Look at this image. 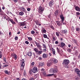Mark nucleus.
<instances>
[{"label": "nucleus", "instance_id": "nucleus-15", "mask_svg": "<svg viewBox=\"0 0 80 80\" xmlns=\"http://www.w3.org/2000/svg\"><path fill=\"white\" fill-rule=\"evenodd\" d=\"M48 56V55L47 54H46V53H43V54H42V58H47Z\"/></svg>", "mask_w": 80, "mask_h": 80}, {"label": "nucleus", "instance_id": "nucleus-5", "mask_svg": "<svg viewBox=\"0 0 80 80\" xmlns=\"http://www.w3.org/2000/svg\"><path fill=\"white\" fill-rule=\"evenodd\" d=\"M38 13H42L43 12V11H44V8L41 6H40L38 7Z\"/></svg>", "mask_w": 80, "mask_h": 80}, {"label": "nucleus", "instance_id": "nucleus-53", "mask_svg": "<svg viewBox=\"0 0 80 80\" xmlns=\"http://www.w3.org/2000/svg\"><path fill=\"white\" fill-rule=\"evenodd\" d=\"M14 20L15 22H18V20H17V18H14Z\"/></svg>", "mask_w": 80, "mask_h": 80}, {"label": "nucleus", "instance_id": "nucleus-23", "mask_svg": "<svg viewBox=\"0 0 80 80\" xmlns=\"http://www.w3.org/2000/svg\"><path fill=\"white\" fill-rule=\"evenodd\" d=\"M4 72L6 74H8L10 73V72H8V70H6L4 71Z\"/></svg>", "mask_w": 80, "mask_h": 80}, {"label": "nucleus", "instance_id": "nucleus-21", "mask_svg": "<svg viewBox=\"0 0 80 80\" xmlns=\"http://www.w3.org/2000/svg\"><path fill=\"white\" fill-rule=\"evenodd\" d=\"M21 10H22V12H26V9H25L23 7H21Z\"/></svg>", "mask_w": 80, "mask_h": 80}, {"label": "nucleus", "instance_id": "nucleus-55", "mask_svg": "<svg viewBox=\"0 0 80 80\" xmlns=\"http://www.w3.org/2000/svg\"><path fill=\"white\" fill-rule=\"evenodd\" d=\"M13 0L14 2L15 3L17 2H18V0Z\"/></svg>", "mask_w": 80, "mask_h": 80}, {"label": "nucleus", "instance_id": "nucleus-42", "mask_svg": "<svg viewBox=\"0 0 80 80\" xmlns=\"http://www.w3.org/2000/svg\"><path fill=\"white\" fill-rule=\"evenodd\" d=\"M67 51H68V52H71V49L69 48L68 49H67Z\"/></svg>", "mask_w": 80, "mask_h": 80}, {"label": "nucleus", "instance_id": "nucleus-62", "mask_svg": "<svg viewBox=\"0 0 80 80\" xmlns=\"http://www.w3.org/2000/svg\"><path fill=\"white\" fill-rule=\"evenodd\" d=\"M48 17L49 18H50L51 17V15L50 14L48 16Z\"/></svg>", "mask_w": 80, "mask_h": 80}, {"label": "nucleus", "instance_id": "nucleus-51", "mask_svg": "<svg viewBox=\"0 0 80 80\" xmlns=\"http://www.w3.org/2000/svg\"><path fill=\"white\" fill-rule=\"evenodd\" d=\"M43 52H45L47 51V49L46 48H44L43 49Z\"/></svg>", "mask_w": 80, "mask_h": 80}, {"label": "nucleus", "instance_id": "nucleus-56", "mask_svg": "<svg viewBox=\"0 0 80 80\" xmlns=\"http://www.w3.org/2000/svg\"><path fill=\"white\" fill-rule=\"evenodd\" d=\"M29 80H34V79L32 78H31Z\"/></svg>", "mask_w": 80, "mask_h": 80}, {"label": "nucleus", "instance_id": "nucleus-50", "mask_svg": "<svg viewBox=\"0 0 80 80\" xmlns=\"http://www.w3.org/2000/svg\"><path fill=\"white\" fill-rule=\"evenodd\" d=\"M73 42H74V43H77V40H76V39L73 40Z\"/></svg>", "mask_w": 80, "mask_h": 80}, {"label": "nucleus", "instance_id": "nucleus-52", "mask_svg": "<svg viewBox=\"0 0 80 80\" xmlns=\"http://www.w3.org/2000/svg\"><path fill=\"white\" fill-rule=\"evenodd\" d=\"M76 14L77 15H79L80 14V13L78 12H76Z\"/></svg>", "mask_w": 80, "mask_h": 80}, {"label": "nucleus", "instance_id": "nucleus-38", "mask_svg": "<svg viewBox=\"0 0 80 80\" xmlns=\"http://www.w3.org/2000/svg\"><path fill=\"white\" fill-rule=\"evenodd\" d=\"M75 72H80L79 70V69H78V68H76L75 69Z\"/></svg>", "mask_w": 80, "mask_h": 80}, {"label": "nucleus", "instance_id": "nucleus-9", "mask_svg": "<svg viewBox=\"0 0 80 80\" xmlns=\"http://www.w3.org/2000/svg\"><path fill=\"white\" fill-rule=\"evenodd\" d=\"M52 64V62L50 61H48L47 62V65L48 67H50Z\"/></svg>", "mask_w": 80, "mask_h": 80}, {"label": "nucleus", "instance_id": "nucleus-47", "mask_svg": "<svg viewBox=\"0 0 80 80\" xmlns=\"http://www.w3.org/2000/svg\"><path fill=\"white\" fill-rule=\"evenodd\" d=\"M77 74H78V75H80V71H79L78 72H76Z\"/></svg>", "mask_w": 80, "mask_h": 80}, {"label": "nucleus", "instance_id": "nucleus-6", "mask_svg": "<svg viewBox=\"0 0 80 80\" xmlns=\"http://www.w3.org/2000/svg\"><path fill=\"white\" fill-rule=\"evenodd\" d=\"M43 75L45 77H48V76L51 77L54 75V74H48V75H47L45 72H43Z\"/></svg>", "mask_w": 80, "mask_h": 80}, {"label": "nucleus", "instance_id": "nucleus-64", "mask_svg": "<svg viewBox=\"0 0 80 80\" xmlns=\"http://www.w3.org/2000/svg\"><path fill=\"white\" fill-rule=\"evenodd\" d=\"M22 80H27V79H26L23 78L22 79Z\"/></svg>", "mask_w": 80, "mask_h": 80}, {"label": "nucleus", "instance_id": "nucleus-63", "mask_svg": "<svg viewBox=\"0 0 80 80\" xmlns=\"http://www.w3.org/2000/svg\"><path fill=\"white\" fill-rule=\"evenodd\" d=\"M20 33H21V32H20V31H19L17 33V34H20Z\"/></svg>", "mask_w": 80, "mask_h": 80}, {"label": "nucleus", "instance_id": "nucleus-32", "mask_svg": "<svg viewBox=\"0 0 80 80\" xmlns=\"http://www.w3.org/2000/svg\"><path fill=\"white\" fill-rule=\"evenodd\" d=\"M34 65V62H32L31 63V66H33Z\"/></svg>", "mask_w": 80, "mask_h": 80}, {"label": "nucleus", "instance_id": "nucleus-31", "mask_svg": "<svg viewBox=\"0 0 80 80\" xmlns=\"http://www.w3.org/2000/svg\"><path fill=\"white\" fill-rule=\"evenodd\" d=\"M57 50L58 53V54H59L60 53V50L58 47L57 48Z\"/></svg>", "mask_w": 80, "mask_h": 80}, {"label": "nucleus", "instance_id": "nucleus-57", "mask_svg": "<svg viewBox=\"0 0 80 80\" xmlns=\"http://www.w3.org/2000/svg\"><path fill=\"white\" fill-rule=\"evenodd\" d=\"M55 44H58V41H56L55 42Z\"/></svg>", "mask_w": 80, "mask_h": 80}, {"label": "nucleus", "instance_id": "nucleus-24", "mask_svg": "<svg viewBox=\"0 0 80 80\" xmlns=\"http://www.w3.org/2000/svg\"><path fill=\"white\" fill-rule=\"evenodd\" d=\"M19 26H25L26 25L25 24V23H24V22H21L19 24Z\"/></svg>", "mask_w": 80, "mask_h": 80}, {"label": "nucleus", "instance_id": "nucleus-40", "mask_svg": "<svg viewBox=\"0 0 80 80\" xmlns=\"http://www.w3.org/2000/svg\"><path fill=\"white\" fill-rule=\"evenodd\" d=\"M38 59L40 61V60H42V57H39L38 58Z\"/></svg>", "mask_w": 80, "mask_h": 80}, {"label": "nucleus", "instance_id": "nucleus-54", "mask_svg": "<svg viewBox=\"0 0 80 80\" xmlns=\"http://www.w3.org/2000/svg\"><path fill=\"white\" fill-rule=\"evenodd\" d=\"M41 71L43 72V71H44V69L43 68H42L41 69Z\"/></svg>", "mask_w": 80, "mask_h": 80}, {"label": "nucleus", "instance_id": "nucleus-43", "mask_svg": "<svg viewBox=\"0 0 80 80\" xmlns=\"http://www.w3.org/2000/svg\"><path fill=\"white\" fill-rule=\"evenodd\" d=\"M2 53L1 51H0V58H1L2 57Z\"/></svg>", "mask_w": 80, "mask_h": 80}, {"label": "nucleus", "instance_id": "nucleus-39", "mask_svg": "<svg viewBox=\"0 0 80 80\" xmlns=\"http://www.w3.org/2000/svg\"><path fill=\"white\" fill-rule=\"evenodd\" d=\"M50 28H51V29H52L53 30L55 29V28H54L53 26L51 25V26H50Z\"/></svg>", "mask_w": 80, "mask_h": 80}, {"label": "nucleus", "instance_id": "nucleus-46", "mask_svg": "<svg viewBox=\"0 0 80 80\" xmlns=\"http://www.w3.org/2000/svg\"><path fill=\"white\" fill-rule=\"evenodd\" d=\"M35 33V32L34 31H31V34H34Z\"/></svg>", "mask_w": 80, "mask_h": 80}, {"label": "nucleus", "instance_id": "nucleus-16", "mask_svg": "<svg viewBox=\"0 0 80 80\" xmlns=\"http://www.w3.org/2000/svg\"><path fill=\"white\" fill-rule=\"evenodd\" d=\"M55 22H56V24H57V25L58 26H60L61 25L60 21H55Z\"/></svg>", "mask_w": 80, "mask_h": 80}, {"label": "nucleus", "instance_id": "nucleus-25", "mask_svg": "<svg viewBox=\"0 0 80 80\" xmlns=\"http://www.w3.org/2000/svg\"><path fill=\"white\" fill-rule=\"evenodd\" d=\"M3 12L1 8V6H0V15H2L3 14Z\"/></svg>", "mask_w": 80, "mask_h": 80}, {"label": "nucleus", "instance_id": "nucleus-3", "mask_svg": "<svg viewBox=\"0 0 80 80\" xmlns=\"http://www.w3.org/2000/svg\"><path fill=\"white\" fill-rule=\"evenodd\" d=\"M58 72V69H57V68H51L50 70V72L51 73H57Z\"/></svg>", "mask_w": 80, "mask_h": 80}, {"label": "nucleus", "instance_id": "nucleus-45", "mask_svg": "<svg viewBox=\"0 0 80 80\" xmlns=\"http://www.w3.org/2000/svg\"><path fill=\"white\" fill-rule=\"evenodd\" d=\"M25 43L26 44L28 45V44H29V42H28V41H25Z\"/></svg>", "mask_w": 80, "mask_h": 80}, {"label": "nucleus", "instance_id": "nucleus-18", "mask_svg": "<svg viewBox=\"0 0 80 80\" xmlns=\"http://www.w3.org/2000/svg\"><path fill=\"white\" fill-rule=\"evenodd\" d=\"M65 45V44L63 43V42H61V45H59V46L60 47H64Z\"/></svg>", "mask_w": 80, "mask_h": 80}, {"label": "nucleus", "instance_id": "nucleus-44", "mask_svg": "<svg viewBox=\"0 0 80 80\" xmlns=\"http://www.w3.org/2000/svg\"><path fill=\"white\" fill-rule=\"evenodd\" d=\"M76 30L77 31H79L80 28H76Z\"/></svg>", "mask_w": 80, "mask_h": 80}, {"label": "nucleus", "instance_id": "nucleus-11", "mask_svg": "<svg viewBox=\"0 0 80 80\" xmlns=\"http://www.w3.org/2000/svg\"><path fill=\"white\" fill-rule=\"evenodd\" d=\"M54 1L53 0L49 2V6L50 7H52V6L54 4Z\"/></svg>", "mask_w": 80, "mask_h": 80}, {"label": "nucleus", "instance_id": "nucleus-41", "mask_svg": "<svg viewBox=\"0 0 80 80\" xmlns=\"http://www.w3.org/2000/svg\"><path fill=\"white\" fill-rule=\"evenodd\" d=\"M18 37L17 36L15 37L14 38L15 40L16 41L18 40Z\"/></svg>", "mask_w": 80, "mask_h": 80}, {"label": "nucleus", "instance_id": "nucleus-35", "mask_svg": "<svg viewBox=\"0 0 80 80\" xmlns=\"http://www.w3.org/2000/svg\"><path fill=\"white\" fill-rule=\"evenodd\" d=\"M29 73L31 75L32 74V71L31 70H30L29 71Z\"/></svg>", "mask_w": 80, "mask_h": 80}, {"label": "nucleus", "instance_id": "nucleus-13", "mask_svg": "<svg viewBox=\"0 0 80 80\" xmlns=\"http://www.w3.org/2000/svg\"><path fill=\"white\" fill-rule=\"evenodd\" d=\"M36 46L38 48V49H39V51H42V48H41V46H40V44H37L36 45Z\"/></svg>", "mask_w": 80, "mask_h": 80}, {"label": "nucleus", "instance_id": "nucleus-7", "mask_svg": "<svg viewBox=\"0 0 80 80\" xmlns=\"http://www.w3.org/2000/svg\"><path fill=\"white\" fill-rule=\"evenodd\" d=\"M61 33H62L66 34L67 33H68V30L67 29H65L64 30H62L61 31Z\"/></svg>", "mask_w": 80, "mask_h": 80}, {"label": "nucleus", "instance_id": "nucleus-34", "mask_svg": "<svg viewBox=\"0 0 80 80\" xmlns=\"http://www.w3.org/2000/svg\"><path fill=\"white\" fill-rule=\"evenodd\" d=\"M35 22H36V25H39V21H35Z\"/></svg>", "mask_w": 80, "mask_h": 80}, {"label": "nucleus", "instance_id": "nucleus-28", "mask_svg": "<svg viewBox=\"0 0 80 80\" xmlns=\"http://www.w3.org/2000/svg\"><path fill=\"white\" fill-rule=\"evenodd\" d=\"M39 66H42L43 65H44V63L43 62V63L40 62L39 63Z\"/></svg>", "mask_w": 80, "mask_h": 80}, {"label": "nucleus", "instance_id": "nucleus-14", "mask_svg": "<svg viewBox=\"0 0 80 80\" xmlns=\"http://www.w3.org/2000/svg\"><path fill=\"white\" fill-rule=\"evenodd\" d=\"M60 16V17L61 18L62 22H63L64 21V18L63 16V15H61Z\"/></svg>", "mask_w": 80, "mask_h": 80}, {"label": "nucleus", "instance_id": "nucleus-58", "mask_svg": "<svg viewBox=\"0 0 80 80\" xmlns=\"http://www.w3.org/2000/svg\"><path fill=\"white\" fill-rule=\"evenodd\" d=\"M30 10V8H27V11H29Z\"/></svg>", "mask_w": 80, "mask_h": 80}, {"label": "nucleus", "instance_id": "nucleus-1", "mask_svg": "<svg viewBox=\"0 0 80 80\" xmlns=\"http://www.w3.org/2000/svg\"><path fill=\"white\" fill-rule=\"evenodd\" d=\"M69 63H70V61H69L68 60L65 59L63 61L62 64L64 66L65 68L68 69L69 68L68 65Z\"/></svg>", "mask_w": 80, "mask_h": 80}, {"label": "nucleus", "instance_id": "nucleus-2", "mask_svg": "<svg viewBox=\"0 0 80 80\" xmlns=\"http://www.w3.org/2000/svg\"><path fill=\"white\" fill-rule=\"evenodd\" d=\"M24 62L25 61L24 59H22V60L20 61V63H21L20 68L22 70L24 69V66H25V63Z\"/></svg>", "mask_w": 80, "mask_h": 80}, {"label": "nucleus", "instance_id": "nucleus-33", "mask_svg": "<svg viewBox=\"0 0 80 80\" xmlns=\"http://www.w3.org/2000/svg\"><path fill=\"white\" fill-rule=\"evenodd\" d=\"M28 39L30 41H31L32 40V38L31 37H28Z\"/></svg>", "mask_w": 80, "mask_h": 80}, {"label": "nucleus", "instance_id": "nucleus-27", "mask_svg": "<svg viewBox=\"0 0 80 80\" xmlns=\"http://www.w3.org/2000/svg\"><path fill=\"white\" fill-rule=\"evenodd\" d=\"M34 51H35L36 53H37L39 51V50L36 48H35L34 49Z\"/></svg>", "mask_w": 80, "mask_h": 80}, {"label": "nucleus", "instance_id": "nucleus-17", "mask_svg": "<svg viewBox=\"0 0 80 80\" xmlns=\"http://www.w3.org/2000/svg\"><path fill=\"white\" fill-rule=\"evenodd\" d=\"M9 21L10 22H11L12 24H16L15 22L13 21V19H9Z\"/></svg>", "mask_w": 80, "mask_h": 80}, {"label": "nucleus", "instance_id": "nucleus-19", "mask_svg": "<svg viewBox=\"0 0 80 80\" xmlns=\"http://www.w3.org/2000/svg\"><path fill=\"white\" fill-rule=\"evenodd\" d=\"M27 55L29 57H31L32 56V52L30 51H29L28 52V53Z\"/></svg>", "mask_w": 80, "mask_h": 80}, {"label": "nucleus", "instance_id": "nucleus-61", "mask_svg": "<svg viewBox=\"0 0 80 80\" xmlns=\"http://www.w3.org/2000/svg\"><path fill=\"white\" fill-rule=\"evenodd\" d=\"M11 32H10L9 33V36H11Z\"/></svg>", "mask_w": 80, "mask_h": 80}, {"label": "nucleus", "instance_id": "nucleus-4", "mask_svg": "<svg viewBox=\"0 0 80 80\" xmlns=\"http://www.w3.org/2000/svg\"><path fill=\"white\" fill-rule=\"evenodd\" d=\"M30 70H32V72L34 73H35L38 72V69L36 67H34V68H32V69Z\"/></svg>", "mask_w": 80, "mask_h": 80}, {"label": "nucleus", "instance_id": "nucleus-59", "mask_svg": "<svg viewBox=\"0 0 80 80\" xmlns=\"http://www.w3.org/2000/svg\"><path fill=\"white\" fill-rule=\"evenodd\" d=\"M6 58H4V62H6Z\"/></svg>", "mask_w": 80, "mask_h": 80}, {"label": "nucleus", "instance_id": "nucleus-26", "mask_svg": "<svg viewBox=\"0 0 80 80\" xmlns=\"http://www.w3.org/2000/svg\"><path fill=\"white\" fill-rule=\"evenodd\" d=\"M43 35L44 38H47V39H48L49 40V38L47 37V35L46 34H43Z\"/></svg>", "mask_w": 80, "mask_h": 80}, {"label": "nucleus", "instance_id": "nucleus-12", "mask_svg": "<svg viewBox=\"0 0 80 80\" xmlns=\"http://www.w3.org/2000/svg\"><path fill=\"white\" fill-rule=\"evenodd\" d=\"M51 51H52L53 55H55V54L56 53V51L55 49L52 47H51Z\"/></svg>", "mask_w": 80, "mask_h": 80}, {"label": "nucleus", "instance_id": "nucleus-37", "mask_svg": "<svg viewBox=\"0 0 80 80\" xmlns=\"http://www.w3.org/2000/svg\"><path fill=\"white\" fill-rule=\"evenodd\" d=\"M19 14L20 15L22 16L24 14V13L23 12H20Z\"/></svg>", "mask_w": 80, "mask_h": 80}, {"label": "nucleus", "instance_id": "nucleus-22", "mask_svg": "<svg viewBox=\"0 0 80 80\" xmlns=\"http://www.w3.org/2000/svg\"><path fill=\"white\" fill-rule=\"evenodd\" d=\"M47 31L44 28L43 29L42 31V33H46Z\"/></svg>", "mask_w": 80, "mask_h": 80}, {"label": "nucleus", "instance_id": "nucleus-48", "mask_svg": "<svg viewBox=\"0 0 80 80\" xmlns=\"http://www.w3.org/2000/svg\"><path fill=\"white\" fill-rule=\"evenodd\" d=\"M43 48H47L45 44H43Z\"/></svg>", "mask_w": 80, "mask_h": 80}, {"label": "nucleus", "instance_id": "nucleus-10", "mask_svg": "<svg viewBox=\"0 0 80 80\" xmlns=\"http://www.w3.org/2000/svg\"><path fill=\"white\" fill-rule=\"evenodd\" d=\"M74 7H75V10L76 11L80 12V8L78 6H74Z\"/></svg>", "mask_w": 80, "mask_h": 80}, {"label": "nucleus", "instance_id": "nucleus-20", "mask_svg": "<svg viewBox=\"0 0 80 80\" xmlns=\"http://www.w3.org/2000/svg\"><path fill=\"white\" fill-rule=\"evenodd\" d=\"M15 60H17V59L18 58V56L17 55V54H13V56Z\"/></svg>", "mask_w": 80, "mask_h": 80}, {"label": "nucleus", "instance_id": "nucleus-60", "mask_svg": "<svg viewBox=\"0 0 80 80\" xmlns=\"http://www.w3.org/2000/svg\"><path fill=\"white\" fill-rule=\"evenodd\" d=\"M53 40L54 41H55V40H56V38H55V37H54L53 38Z\"/></svg>", "mask_w": 80, "mask_h": 80}, {"label": "nucleus", "instance_id": "nucleus-8", "mask_svg": "<svg viewBox=\"0 0 80 80\" xmlns=\"http://www.w3.org/2000/svg\"><path fill=\"white\" fill-rule=\"evenodd\" d=\"M52 60L53 63L55 64L57 63L58 62V60L55 58H52Z\"/></svg>", "mask_w": 80, "mask_h": 80}, {"label": "nucleus", "instance_id": "nucleus-36", "mask_svg": "<svg viewBox=\"0 0 80 80\" xmlns=\"http://www.w3.org/2000/svg\"><path fill=\"white\" fill-rule=\"evenodd\" d=\"M58 10L56 11H55V12L54 13V14H55V15H57L58 14Z\"/></svg>", "mask_w": 80, "mask_h": 80}, {"label": "nucleus", "instance_id": "nucleus-30", "mask_svg": "<svg viewBox=\"0 0 80 80\" xmlns=\"http://www.w3.org/2000/svg\"><path fill=\"white\" fill-rule=\"evenodd\" d=\"M60 33V32H56V35L57 37H59V34Z\"/></svg>", "mask_w": 80, "mask_h": 80}, {"label": "nucleus", "instance_id": "nucleus-49", "mask_svg": "<svg viewBox=\"0 0 80 80\" xmlns=\"http://www.w3.org/2000/svg\"><path fill=\"white\" fill-rule=\"evenodd\" d=\"M8 64H4V67H8Z\"/></svg>", "mask_w": 80, "mask_h": 80}, {"label": "nucleus", "instance_id": "nucleus-29", "mask_svg": "<svg viewBox=\"0 0 80 80\" xmlns=\"http://www.w3.org/2000/svg\"><path fill=\"white\" fill-rule=\"evenodd\" d=\"M42 52H42V51H38V52H37V53H36V54H41Z\"/></svg>", "mask_w": 80, "mask_h": 80}]
</instances>
